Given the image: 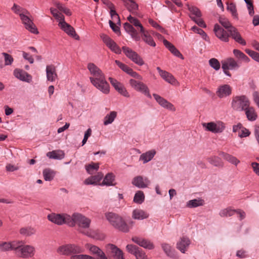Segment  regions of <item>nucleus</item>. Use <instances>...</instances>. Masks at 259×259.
I'll use <instances>...</instances> for the list:
<instances>
[{"instance_id": "34", "label": "nucleus", "mask_w": 259, "mask_h": 259, "mask_svg": "<svg viewBox=\"0 0 259 259\" xmlns=\"http://www.w3.org/2000/svg\"><path fill=\"white\" fill-rule=\"evenodd\" d=\"M124 28L125 31L130 34L132 38H134L135 40L139 39L140 37L138 35L137 31L132 25H131L130 23H125L124 24Z\"/></svg>"}, {"instance_id": "29", "label": "nucleus", "mask_w": 259, "mask_h": 259, "mask_svg": "<svg viewBox=\"0 0 259 259\" xmlns=\"http://www.w3.org/2000/svg\"><path fill=\"white\" fill-rule=\"evenodd\" d=\"M47 156L50 159L61 160L64 158L65 153L62 150H54L48 152Z\"/></svg>"}, {"instance_id": "49", "label": "nucleus", "mask_w": 259, "mask_h": 259, "mask_svg": "<svg viewBox=\"0 0 259 259\" xmlns=\"http://www.w3.org/2000/svg\"><path fill=\"white\" fill-rule=\"evenodd\" d=\"M202 205L203 202L201 199H193L189 200L187 203V206L189 208L196 207Z\"/></svg>"}, {"instance_id": "62", "label": "nucleus", "mask_w": 259, "mask_h": 259, "mask_svg": "<svg viewBox=\"0 0 259 259\" xmlns=\"http://www.w3.org/2000/svg\"><path fill=\"white\" fill-rule=\"evenodd\" d=\"M250 135L249 131L244 127L238 133V136L241 138L248 137Z\"/></svg>"}, {"instance_id": "37", "label": "nucleus", "mask_w": 259, "mask_h": 259, "mask_svg": "<svg viewBox=\"0 0 259 259\" xmlns=\"http://www.w3.org/2000/svg\"><path fill=\"white\" fill-rule=\"evenodd\" d=\"M226 4L227 10L231 13V15L234 18L238 19V16L236 5L233 3H229L228 2L226 3Z\"/></svg>"}, {"instance_id": "6", "label": "nucleus", "mask_w": 259, "mask_h": 259, "mask_svg": "<svg viewBox=\"0 0 259 259\" xmlns=\"http://www.w3.org/2000/svg\"><path fill=\"white\" fill-rule=\"evenodd\" d=\"M250 105L248 98L244 96H237L233 98L232 101V108L237 111H243Z\"/></svg>"}, {"instance_id": "51", "label": "nucleus", "mask_w": 259, "mask_h": 259, "mask_svg": "<svg viewBox=\"0 0 259 259\" xmlns=\"http://www.w3.org/2000/svg\"><path fill=\"white\" fill-rule=\"evenodd\" d=\"M236 210L229 208L222 209L220 212V215L222 217H231L235 213Z\"/></svg>"}, {"instance_id": "60", "label": "nucleus", "mask_w": 259, "mask_h": 259, "mask_svg": "<svg viewBox=\"0 0 259 259\" xmlns=\"http://www.w3.org/2000/svg\"><path fill=\"white\" fill-rule=\"evenodd\" d=\"M57 8L59 11L63 12L67 16H70L71 15L70 10L61 4H57Z\"/></svg>"}, {"instance_id": "44", "label": "nucleus", "mask_w": 259, "mask_h": 259, "mask_svg": "<svg viewBox=\"0 0 259 259\" xmlns=\"http://www.w3.org/2000/svg\"><path fill=\"white\" fill-rule=\"evenodd\" d=\"M99 168V163L92 162L85 166V169L89 174H93L97 171Z\"/></svg>"}, {"instance_id": "19", "label": "nucleus", "mask_w": 259, "mask_h": 259, "mask_svg": "<svg viewBox=\"0 0 259 259\" xmlns=\"http://www.w3.org/2000/svg\"><path fill=\"white\" fill-rule=\"evenodd\" d=\"M47 79L50 82L55 81L58 79L56 67L54 65L46 66Z\"/></svg>"}, {"instance_id": "40", "label": "nucleus", "mask_w": 259, "mask_h": 259, "mask_svg": "<svg viewBox=\"0 0 259 259\" xmlns=\"http://www.w3.org/2000/svg\"><path fill=\"white\" fill-rule=\"evenodd\" d=\"M117 116V112L111 111L109 114H107L104 118V124L107 125L113 122Z\"/></svg>"}, {"instance_id": "1", "label": "nucleus", "mask_w": 259, "mask_h": 259, "mask_svg": "<svg viewBox=\"0 0 259 259\" xmlns=\"http://www.w3.org/2000/svg\"><path fill=\"white\" fill-rule=\"evenodd\" d=\"M213 31L216 36L221 41L224 42H228L229 41V37L232 38L242 46H245L246 41L238 32L237 29L235 27H231V29L229 30L227 32L222 27L218 24H215L214 26Z\"/></svg>"}, {"instance_id": "63", "label": "nucleus", "mask_w": 259, "mask_h": 259, "mask_svg": "<svg viewBox=\"0 0 259 259\" xmlns=\"http://www.w3.org/2000/svg\"><path fill=\"white\" fill-rule=\"evenodd\" d=\"M163 45L171 52V53L173 52L172 50L176 48L173 44L165 39H163Z\"/></svg>"}, {"instance_id": "45", "label": "nucleus", "mask_w": 259, "mask_h": 259, "mask_svg": "<svg viewBox=\"0 0 259 259\" xmlns=\"http://www.w3.org/2000/svg\"><path fill=\"white\" fill-rule=\"evenodd\" d=\"M142 33L143 35V39L145 42L153 47L156 46V44L154 41L152 37L149 34L147 31H145L144 30V32Z\"/></svg>"}, {"instance_id": "10", "label": "nucleus", "mask_w": 259, "mask_h": 259, "mask_svg": "<svg viewBox=\"0 0 259 259\" xmlns=\"http://www.w3.org/2000/svg\"><path fill=\"white\" fill-rule=\"evenodd\" d=\"M122 49L126 56L132 60L134 63L139 65H142L144 64L143 60L136 52L125 46L123 47Z\"/></svg>"}, {"instance_id": "43", "label": "nucleus", "mask_w": 259, "mask_h": 259, "mask_svg": "<svg viewBox=\"0 0 259 259\" xmlns=\"http://www.w3.org/2000/svg\"><path fill=\"white\" fill-rule=\"evenodd\" d=\"M219 21L220 23L226 29H227V32L229 31V30L231 29V27H233L231 22L229 21V20L224 17H220L219 19Z\"/></svg>"}, {"instance_id": "35", "label": "nucleus", "mask_w": 259, "mask_h": 259, "mask_svg": "<svg viewBox=\"0 0 259 259\" xmlns=\"http://www.w3.org/2000/svg\"><path fill=\"white\" fill-rule=\"evenodd\" d=\"M17 249V245L14 242H0V251H7Z\"/></svg>"}, {"instance_id": "26", "label": "nucleus", "mask_w": 259, "mask_h": 259, "mask_svg": "<svg viewBox=\"0 0 259 259\" xmlns=\"http://www.w3.org/2000/svg\"><path fill=\"white\" fill-rule=\"evenodd\" d=\"M132 217L134 220H143L148 218L149 214L146 211L141 209L137 208L133 210Z\"/></svg>"}, {"instance_id": "41", "label": "nucleus", "mask_w": 259, "mask_h": 259, "mask_svg": "<svg viewBox=\"0 0 259 259\" xmlns=\"http://www.w3.org/2000/svg\"><path fill=\"white\" fill-rule=\"evenodd\" d=\"M220 155L222 156L225 159L229 162L235 164V165H237L240 162V161L238 160L235 157L229 154L222 152L220 154Z\"/></svg>"}, {"instance_id": "2", "label": "nucleus", "mask_w": 259, "mask_h": 259, "mask_svg": "<svg viewBox=\"0 0 259 259\" xmlns=\"http://www.w3.org/2000/svg\"><path fill=\"white\" fill-rule=\"evenodd\" d=\"M105 217L114 228L123 233L130 232L135 223L132 220H130L126 223L122 217L118 214L111 212L105 213Z\"/></svg>"}, {"instance_id": "14", "label": "nucleus", "mask_w": 259, "mask_h": 259, "mask_svg": "<svg viewBox=\"0 0 259 259\" xmlns=\"http://www.w3.org/2000/svg\"><path fill=\"white\" fill-rule=\"evenodd\" d=\"M109 80L115 90L117 91L119 94L126 98L130 97V94L122 83L112 77H109Z\"/></svg>"}, {"instance_id": "30", "label": "nucleus", "mask_w": 259, "mask_h": 259, "mask_svg": "<svg viewBox=\"0 0 259 259\" xmlns=\"http://www.w3.org/2000/svg\"><path fill=\"white\" fill-rule=\"evenodd\" d=\"M11 10L14 13L18 15L20 19L26 14H30L29 12L26 9L16 4H14Z\"/></svg>"}, {"instance_id": "48", "label": "nucleus", "mask_w": 259, "mask_h": 259, "mask_svg": "<svg viewBox=\"0 0 259 259\" xmlns=\"http://www.w3.org/2000/svg\"><path fill=\"white\" fill-rule=\"evenodd\" d=\"M127 20L131 23L133 24L136 27H139L140 29L141 32H144V29L143 26L142 25V24L140 23V22L137 19H136L134 17H133L131 15H130L127 17Z\"/></svg>"}, {"instance_id": "33", "label": "nucleus", "mask_w": 259, "mask_h": 259, "mask_svg": "<svg viewBox=\"0 0 259 259\" xmlns=\"http://www.w3.org/2000/svg\"><path fill=\"white\" fill-rule=\"evenodd\" d=\"M124 5L127 10L134 15L137 14V10L138 9V5L132 0H125Z\"/></svg>"}, {"instance_id": "27", "label": "nucleus", "mask_w": 259, "mask_h": 259, "mask_svg": "<svg viewBox=\"0 0 259 259\" xmlns=\"http://www.w3.org/2000/svg\"><path fill=\"white\" fill-rule=\"evenodd\" d=\"M244 111H245V115L249 121H253L257 119V114L253 107L250 106L249 105Z\"/></svg>"}, {"instance_id": "4", "label": "nucleus", "mask_w": 259, "mask_h": 259, "mask_svg": "<svg viewBox=\"0 0 259 259\" xmlns=\"http://www.w3.org/2000/svg\"><path fill=\"white\" fill-rule=\"evenodd\" d=\"M57 251L58 253L64 255H73L83 252V249L75 244H67L59 246Z\"/></svg>"}, {"instance_id": "59", "label": "nucleus", "mask_w": 259, "mask_h": 259, "mask_svg": "<svg viewBox=\"0 0 259 259\" xmlns=\"http://www.w3.org/2000/svg\"><path fill=\"white\" fill-rule=\"evenodd\" d=\"M246 53L248 54L253 60L259 62V53L253 51L246 49Z\"/></svg>"}, {"instance_id": "55", "label": "nucleus", "mask_w": 259, "mask_h": 259, "mask_svg": "<svg viewBox=\"0 0 259 259\" xmlns=\"http://www.w3.org/2000/svg\"><path fill=\"white\" fill-rule=\"evenodd\" d=\"M115 63L123 71L125 72L127 74H130V72L132 71V69L131 68H130L127 65L124 64L123 63H121L118 60H115Z\"/></svg>"}, {"instance_id": "9", "label": "nucleus", "mask_w": 259, "mask_h": 259, "mask_svg": "<svg viewBox=\"0 0 259 259\" xmlns=\"http://www.w3.org/2000/svg\"><path fill=\"white\" fill-rule=\"evenodd\" d=\"M106 252L109 259H124L122 251L112 244L106 245Z\"/></svg>"}, {"instance_id": "13", "label": "nucleus", "mask_w": 259, "mask_h": 259, "mask_svg": "<svg viewBox=\"0 0 259 259\" xmlns=\"http://www.w3.org/2000/svg\"><path fill=\"white\" fill-rule=\"evenodd\" d=\"M100 36L103 42L111 51L117 54H120L121 53L120 48L110 37L105 34H101Z\"/></svg>"}, {"instance_id": "7", "label": "nucleus", "mask_w": 259, "mask_h": 259, "mask_svg": "<svg viewBox=\"0 0 259 259\" xmlns=\"http://www.w3.org/2000/svg\"><path fill=\"white\" fill-rule=\"evenodd\" d=\"M90 81L94 87L103 93L108 94L109 93V84L106 80L105 75L94 79L90 78Z\"/></svg>"}, {"instance_id": "54", "label": "nucleus", "mask_w": 259, "mask_h": 259, "mask_svg": "<svg viewBox=\"0 0 259 259\" xmlns=\"http://www.w3.org/2000/svg\"><path fill=\"white\" fill-rule=\"evenodd\" d=\"M209 162L215 166H222L221 159L218 156H212L209 158Z\"/></svg>"}, {"instance_id": "17", "label": "nucleus", "mask_w": 259, "mask_h": 259, "mask_svg": "<svg viewBox=\"0 0 259 259\" xmlns=\"http://www.w3.org/2000/svg\"><path fill=\"white\" fill-rule=\"evenodd\" d=\"M240 65L239 62H237L233 58H228L222 61V68L230 70H236L240 67Z\"/></svg>"}, {"instance_id": "31", "label": "nucleus", "mask_w": 259, "mask_h": 259, "mask_svg": "<svg viewBox=\"0 0 259 259\" xmlns=\"http://www.w3.org/2000/svg\"><path fill=\"white\" fill-rule=\"evenodd\" d=\"M103 177V174L101 172H98L97 175L92 176L84 181V184L86 185H96L99 182Z\"/></svg>"}, {"instance_id": "42", "label": "nucleus", "mask_w": 259, "mask_h": 259, "mask_svg": "<svg viewBox=\"0 0 259 259\" xmlns=\"http://www.w3.org/2000/svg\"><path fill=\"white\" fill-rule=\"evenodd\" d=\"M114 181V176L111 174L109 173L105 177L102 184L106 186H113Z\"/></svg>"}, {"instance_id": "3", "label": "nucleus", "mask_w": 259, "mask_h": 259, "mask_svg": "<svg viewBox=\"0 0 259 259\" xmlns=\"http://www.w3.org/2000/svg\"><path fill=\"white\" fill-rule=\"evenodd\" d=\"M70 220L72 224L69 225V227H74L77 225L78 226V230L81 233L87 236H91L90 232L87 230L90 228L91 223V220L89 218L81 213L75 212L71 215Z\"/></svg>"}, {"instance_id": "15", "label": "nucleus", "mask_w": 259, "mask_h": 259, "mask_svg": "<svg viewBox=\"0 0 259 259\" xmlns=\"http://www.w3.org/2000/svg\"><path fill=\"white\" fill-rule=\"evenodd\" d=\"M85 247L90 252L94 255L97 256L99 259H108L103 250L97 246L90 243H87Z\"/></svg>"}, {"instance_id": "52", "label": "nucleus", "mask_w": 259, "mask_h": 259, "mask_svg": "<svg viewBox=\"0 0 259 259\" xmlns=\"http://www.w3.org/2000/svg\"><path fill=\"white\" fill-rule=\"evenodd\" d=\"M187 6L191 14L195 15L196 17H201V13L198 8L194 6L191 7L188 4H187Z\"/></svg>"}, {"instance_id": "61", "label": "nucleus", "mask_w": 259, "mask_h": 259, "mask_svg": "<svg viewBox=\"0 0 259 259\" xmlns=\"http://www.w3.org/2000/svg\"><path fill=\"white\" fill-rule=\"evenodd\" d=\"M90 235L91 236H89L90 237H91L95 239L99 240H103L105 238V236L104 234L99 232H96L94 233L93 234H91L90 233Z\"/></svg>"}, {"instance_id": "58", "label": "nucleus", "mask_w": 259, "mask_h": 259, "mask_svg": "<svg viewBox=\"0 0 259 259\" xmlns=\"http://www.w3.org/2000/svg\"><path fill=\"white\" fill-rule=\"evenodd\" d=\"M162 102L163 108H166L171 111H175L176 110L175 107L171 103L163 98Z\"/></svg>"}, {"instance_id": "28", "label": "nucleus", "mask_w": 259, "mask_h": 259, "mask_svg": "<svg viewBox=\"0 0 259 259\" xmlns=\"http://www.w3.org/2000/svg\"><path fill=\"white\" fill-rule=\"evenodd\" d=\"M163 249L166 255L172 259L179 258V255L177 252L174 249H172L169 245L167 244H163Z\"/></svg>"}, {"instance_id": "36", "label": "nucleus", "mask_w": 259, "mask_h": 259, "mask_svg": "<svg viewBox=\"0 0 259 259\" xmlns=\"http://www.w3.org/2000/svg\"><path fill=\"white\" fill-rule=\"evenodd\" d=\"M155 154V151L154 150L148 151L140 156V160H142L144 163H147L153 158Z\"/></svg>"}, {"instance_id": "56", "label": "nucleus", "mask_w": 259, "mask_h": 259, "mask_svg": "<svg viewBox=\"0 0 259 259\" xmlns=\"http://www.w3.org/2000/svg\"><path fill=\"white\" fill-rule=\"evenodd\" d=\"M210 66L215 70L220 69L221 65L219 61L215 58H211L209 60Z\"/></svg>"}, {"instance_id": "25", "label": "nucleus", "mask_w": 259, "mask_h": 259, "mask_svg": "<svg viewBox=\"0 0 259 259\" xmlns=\"http://www.w3.org/2000/svg\"><path fill=\"white\" fill-rule=\"evenodd\" d=\"M132 240L139 245L148 249H152L154 248L153 244L149 240L143 238L134 237Z\"/></svg>"}, {"instance_id": "23", "label": "nucleus", "mask_w": 259, "mask_h": 259, "mask_svg": "<svg viewBox=\"0 0 259 259\" xmlns=\"http://www.w3.org/2000/svg\"><path fill=\"white\" fill-rule=\"evenodd\" d=\"M88 69L90 71L91 74L93 76H91L90 78H95L100 77L104 75L101 70L98 68L95 64L92 63H90L88 64Z\"/></svg>"}, {"instance_id": "18", "label": "nucleus", "mask_w": 259, "mask_h": 259, "mask_svg": "<svg viewBox=\"0 0 259 259\" xmlns=\"http://www.w3.org/2000/svg\"><path fill=\"white\" fill-rule=\"evenodd\" d=\"M232 93V88L229 84H223L219 86L216 94L219 98H224L229 96Z\"/></svg>"}, {"instance_id": "38", "label": "nucleus", "mask_w": 259, "mask_h": 259, "mask_svg": "<svg viewBox=\"0 0 259 259\" xmlns=\"http://www.w3.org/2000/svg\"><path fill=\"white\" fill-rule=\"evenodd\" d=\"M42 174L45 181H51L54 179L56 172L52 169L46 168L43 170Z\"/></svg>"}, {"instance_id": "32", "label": "nucleus", "mask_w": 259, "mask_h": 259, "mask_svg": "<svg viewBox=\"0 0 259 259\" xmlns=\"http://www.w3.org/2000/svg\"><path fill=\"white\" fill-rule=\"evenodd\" d=\"M163 79L172 85L178 86L179 85V82L174 76L166 71H163Z\"/></svg>"}, {"instance_id": "16", "label": "nucleus", "mask_w": 259, "mask_h": 259, "mask_svg": "<svg viewBox=\"0 0 259 259\" xmlns=\"http://www.w3.org/2000/svg\"><path fill=\"white\" fill-rule=\"evenodd\" d=\"M30 14H26L20 19L24 24L25 28L33 34H38V31L32 21L29 17Z\"/></svg>"}, {"instance_id": "39", "label": "nucleus", "mask_w": 259, "mask_h": 259, "mask_svg": "<svg viewBox=\"0 0 259 259\" xmlns=\"http://www.w3.org/2000/svg\"><path fill=\"white\" fill-rule=\"evenodd\" d=\"M35 232V229L31 227H23L20 230V233L24 236H31L34 234Z\"/></svg>"}, {"instance_id": "47", "label": "nucleus", "mask_w": 259, "mask_h": 259, "mask_svg": "<svg viewBox=\"0 0 259 259\" xmlns=\"http://www.w3.org/2000/svg\"><path fill=\"white\" fill-rule=\"evenodd\" d=\"M191 29L194 32L199 34L202 36V38L205 41H208L209 40L207 34L202 29L199 28L196 26H194L191 28Z\"/></svg>"}, {"instance_id": "20", "label": "nucleus", "mask_w": 259, "mask_h": 259, "mask_svg": "<svg viewBox=\"0 0 259 259\" xmlns=\"http://www.w3.org/2000/svg\"><path fill=\"white\" fill-rule=\"evenodd\" d=\"M191 243L189 238L183 236L181 237L177 243V248L182 253H185Z\"/></svg>"}, {"instance_id": "5", "label": "nucleus", "mask_w": 259, "mask_h": 259, "mask_svg": "<svg viewBox=\"0 0 259 259\" xmlns=\"http://www.w3.org/2000/svg\"><path fill=\"white\" fill-rule=\"evenodd\" d=\"M71 215L66 213H52L47 216L48 219L53 223L58 225L66 224L69 226L72 224L70 220Z\"/></svg>"}, {"instance_id": "57", "label": "nucleus", "mask_w": 259, "mask_h": 259, "mask_svg": "<svg viewBox=\"0 0 259 259\" xmlns=\"http://www.w3.org/2000/svg\"><path fill=\"white\" fill-rule=\"evenodd\" d=\"M126 248L130 253L133 254L135 255H136L138 252L140 250L139 247L132 244H128Z\"/></svg>"}, {"instance_id": "8", "label": "nucleus", "mask_w": 259, "mask_h": 259, "mask_svg": "<svg viewBox=\"0 0 259 259\" xmlns=\"http://www.w3.org/2000/svg\"><path fill=\"white\" fill-rule=\"evenodd\" d=\"M202 125L205 128V130L214 134L221 133L225 128V124L220 120L215 122L203 123Z\"/></svg>"}, {"instance_id": "46", "label": "nucleus", "mask_w": 259, "mask_h": 259, "mask_svg": "<svg viewBox=\"0 0 259 259\" xmlns=\"http://www.w3.org/2000/svg\"><path fill=\"white\" fill-rule=\"evenodd\" d=\"M233 54L234 56L238 59H241L246 62H248L249 61V58L239 50L234 49L233 50Z\"/></svg>"}, {"instance_id": "21", "label": "nucleus", "mask_w": 259, "mask_h": 259, "mask_svg": "<svg viewBox=\"0 0 259 259\" xmlns=\"http://www.w3.org/2000/svg\"><path fill=\"white\" fill-rule=\"evenodd\" d=\"M14 75L17 78L23 81L30 82L32 80V77L30 74L20 69H16L14 70Z\"/></svg>"}, {"instance_id": "11", "label": "nucleus", "mask_w": 259, "mask_h": 259, "mask_svg": "<svg viewBox=\"0 0 259 259\" xmlns=\"http://www.w3.org/2000/svg\"><path fill=\"white\" fill-rule=\"evenodd\" d=\"M129 83L135 90L142 93L148 97L151 98L148 87L143 82L131 79L129 80Z\"/></svg>"}, {"instance_id": "12", "label": "nucleus", "mask_w": 259, "mask_h": 259, "mask_svg": "<svg viewBox=\"0 0 259 259\" xmlns=\"http://www.w3.org/2000/svg\"><path fill=\"white\" fill-rule=\"evenodd\" d=\"M16 253L22 257H29L34 254V248L30 245L17 246Z\"/></svg>"}, {"instance_id": "53", "label": "nucleus", "mask_w": 259, "mask_h": 259, "mask_svg": "<svg viewBox=\"0 0 259 259\" xmlns=\"http://www.w3.org/2000/svg\"><path fill=\"white\" fill-rule=\"evenodd\" d=\"M2 55L4 57L5 65L6 66L11 65L14 61L13 58L10 54L3 52Z\"/></svg>"}, {"instance_id": "64", "label": "nucleus", "mask_w": 259, "mask_h": 259, "mask_svg": "<svg viewBox=\"0 0 259 259\" xmlns=\"http://www.w3.org/2000/svg\"><path fill=\"white\" fill-rule=\"evenodd\" d=\"M252 100L255 105L259 108V92L254 91L252 93Z\"/></svg>"}, {"instance_id": "24", "label": "nucleus", "mask_w": 259, "mask_h": 259, "mask_svg": "<svg viewBox=\"0 0 259 259\" xmlns=\"http://www.w3.org/2000/svg\"><path fill=\"white\" fill-rule=\"evenodd\" d=\"M60 28L64 32H65L68 35L72 37L74 39L78 40L79 38V36L76 34L75 29L70 24L67 23L66 22H63Z\"/></svg>"}, {"instance_id": "22", "label": "nucleus", "mask_w": 259, "mask_h": 259, "mask_svg": "<svg viewBox=\"0 0 259 259\" xmlns=\"http://www.w3.org/2000/svg\"><path fill=\"white\" fill-rule=\"evenodd\" d=\"M132 183L139 188H145L149 185L150 182L146 177L138 176L133 179Z\"/></svg>"}, {"instance_id": "50", "label": "nucleus", "mask_w": 259, "mask_h": 259, "mask_svg": "<svg viewBox=\"0 0 259 259\" xmlns=\"http://www.w3.org/2000/svg\"><path fill=\"white\" fill-rule=\"evenodd\" d=\"M144 195L142 191H139L135 195L134 201L138 204H141L144 200Z\"/></svg>"}]
</instances>
